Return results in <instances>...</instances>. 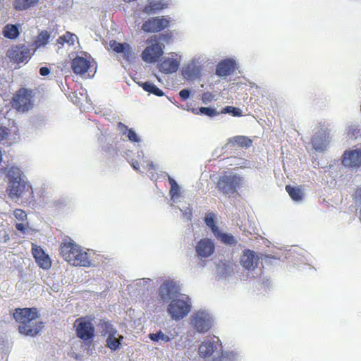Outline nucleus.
Instances as JSON below:
<instances>
[{"label":"nucleus","instance_id":"1","mask_svg":"<svg viewBox=\"0 0 361 361\" xmlns=\"http://www.w3.org/2000/svg\"><path fill=\"white\" fill-rule=\"evenodd\" d=\"M13 317L18 324L19 333L25 336H35L43 328V323L37 321L39 317L37 308H16Z\"/></svg>","mask_w":361,"mask_h":361},{"label":"nucleus","instance_id":"2","mask_svg":"<svg viewBox=\"0 0 361 361\" xmlns=\"http://www.w3.org/2000/svg\"><path fill=\"white\" fill-rule=\"evenodd\" d=\"M34 90L21 87L13 94L11 104L18 112L25 113L34 106Z\"/></svg>","mask_w":361,"mask_h":361},{"label":"nucleus","instance_id":"3","mask_svg":"<svg viewBox=\"0 0 361 361\" xmlns=\"http://www.w3.org/2000/svg\"><path fill=\"white\" fill-rule=\"evenodd\" d=\"M242 181L243 178L239 175L224 172L218 178L216 188L220 193L231 195L237 193Z\"/></svg>","mask_w":361,"mask_h":361},{"label":"nucleus","instance_id":"4","mask_svg":"<svg viewBox=\"0 0 361 361\" xmlns=\"http://www.w3.org/2000/svg\"><path fill=\"white\" fill-rule=\"evenodd\" d=\"M191 307L190 297L186 295H180L179 298H173L171 300L167 311L173 319L178 321L188 314Z\"/></svg>","mask_w":361,"mask_h":361},{"label":"nucleus","instance_id":"5","mask_svg":"<svg viewBox=\"0 0 361 361\" xmlns=\"http://www.w3.org/2000/svg\"><path fill=\"white\" fill-rule=\"evenodd\" d=\"M92 320L89 317H81L76 319L73 323L77 337L85 343L91 342L95 335V329Z\"/></svg>","mask_w":361,"mask_h":361},{"label":"nucleus","instance_id":"6","mask_svg":"<svg viewBox=\"0 0 361 361\" xmlns=\"http://www.w3.org/2000/svg\"><path fill=\"white\" fill-rule=\"evenodd\" d=\"M11 172L15 173L13 170H11L8 172L9 183L7 191L11 198H18L25 191L30 190L31 186L21 179L18 171L15 175H11Z\"/></svg>","mask_w":361,"mask_h":361},{"label":"nucleus","instance_id":"7","mask_svg":"<svg viewBox=\"0 0 361 361\" xmlns=\"http://www.w3.org/2000/svg\"><path fill=\"white\" fill-rule=\"evenodd\" d=\"M34 52L35 49L32 50L28 46L20 44L12 46L7 51L6 56L11 61L16 63H27Z\"/></svg>","mask_w":361,"mask_h":361},{"label":"nucleus","instance_id":"8","mask_svg":"<svg viewBox=\"0 0 361 361\" xmlns=\"http://www.w3.org/2000/svg\"><path fill=\"white\" fill-rule=\"evenodd\" d=\"M180 295V288L179 284L173 280H165L158 289V295L159 300L168 302L174 297Z\"/></svg>","mask_w":361,"mask_h":361},{"label":"nucleus","instance_id":"9","mask_svg":"<svg viewBox=\"0 0 361 361\" xmlns=\"http://www.w3.org/2000/svg\"><path fill=\"white\" fill-rule=\"evenodd\" d=\"M170 19L166 16L151 17L144 21L141 29L147 33L159 32L169 27Z\"/></svg>","mask_w":361,"mask_h":361},{"label":"nucleus","instance_id":"10","mask_svg":"<svg viewBox=\"0 0 361 361\" xmlns=\"http://www.w3.org/2000/svg\"><path fill=\"white\" fill-rule=\"evenodd\" d=\"M31 252L37 266L43 270H49L52 265V260L43 248L35 243H32Z\"/></svg>","mask_w":361,"mask_h":361},{"label":"nucleus","instance_id":"11","mask_svg":"<svg viewBox=\"0 0 361 361\" xmlns=\"http://www.w3.org/2000/svg\"><path fill=\"white\" fill-rule=\"evenodd\" d=\"M80 247L72 240H64L60 244L59 253L63 259L71 264Z\"/></svg>","mask_w":361,"mask_h":361},{"label":"nucleus","instance_id":"12","mask_svg":"<svg viewBox=\"0 0 361 361\" xmlns=\"http://www.w3.org/2000/svg\"><path fill=\"white\" fill-rule=\"evenodd\" d=\"M164 54V46L159 43H154L147 46L142 52L141 56L147 63H155Z\"/></svg>","mask_w":361,"mask_h":361},{"label":"nucleus","instance_id":"13","mask_svg":"<svg viewBox=\"0 0 361 361\" xmlns=\"http://www.w3.org/2000/svg\"><path fill=\"white\" fill-rule=\"evenodd\" d=\"M342 164L348 168L361 167V149L345 151L343 154Z\"/></svg>","mask_w":361,"mask_h":361},{"label":"nucleus","instance_id":"14","mask_svg":"<svg viewBox=\"0 0 361 361\" xmlns=\"http://www.w3.org/2000/svg\"><path fill=\"white\" fill-rule=\"evenodd\" d=\"M111 49L117 54H123V58L126 61H130L133 57V51L130 45L126 42L120 43L116 40L109 42Z\"/></svg>","mask_w":361,"mask_h":361},{"label":"nucleus","instance_id":"15","mask_svg":"<svg viewBox=\"0 0 361 361\" xmlns=\"http://www.w3.org/2000/svg\"><path fill=\"white\" fill-rule=\"evenodd\" d=\"M259 258L256 253L250 250H245L240 257L241 265L247 270H254L257 267Z\"/></svg>","mask_w":361,"mask_h":361},{"label":"nucleus","instance_id":"16","mask_svg":"<svg viewBox=\"0 0 361 361\" xmlns=\"http://www.w3.org/2000/svg\"><path fill=\"white\" fill-rule=\"evenodd\" d=\"M71 68L74 73L82 75L91 69V61L82 56H76L71 61Z\"/></svg>","mask_w":361,"mask_h":361},{"label":"nucleus","instance_id":"17","mask_svg":"<svg viewBox=\"0 0 361 361\" xmlns=\"http://www.w3.org/2000/svg\"><path fill=\"white\" fill-rule=\"evenodd\" d=\"M195 250L201 258L209 257L214 252V244L210 239L203 238L197 243Z\"/></svg>","mask_w":361,"mask_h":361},{"label":"nucleus","instance_id":"18","mask_svg":"<svg viewBox=\"0 0 361 361\" xmlns=\"http://www.w3.org/2000/svg\"><path fill=\"white\" fill-rule=\"evenodd\" d=\"M179 61L172 57H167L164 59L158 64V68L160 72L169 74L176 72L179 67Z\"/></svg>","mask_w":361,"mask_h":361},{"label":"nucleus","instance_id":"19","mask_svg":"<svg viewBox=\"0 0 361 361\" xmlns=\"http://www.w3.org/2000/svg\"><path fill=\"white\" fill-rule=\"evenodd\" d=\"M235 68V63L232 59H225L220 61L216 69V74L220 77H225L232 74Z\"/></svg>","mask_w":361,"mask_h":361},{"label":"nucleus","instance_id":"20","mask_svg":"<svg viewBox=\"0 0 361 361\" xmlns=\"http://www.w3.org/2000/svg\"><path fill=\"white\" fill-rule=\"evenodd\" d=\"M71 265L75 267H90L92 265V262L90 258L89 254L85 251L82 247L78 250L73 259Z\"/></svg>","mask_w":361,"mask_h":361},{"label":"nucleus","instance_id":"21","mask_svg":"<svg viewBox=\"0 0 361 361\" xmlns=\"http://www.w3.org/2000/svg\"><path fill=\"white\" fill-rule=\"evenodd\" d=\"M328 133L325 130H322L316 133L312 139V145L316 151H324L327 146Z\"/></svg>","mask_w":361,"mask_h":361},{"label":"nucleus","instance_id":"22","mask_svg":"<svg viewBox=\"0 0 361 361\" xmlns=\"http://www.w3.org/2000/svg\"><path fill=\"white\" fill-rule=\"evenodd\" d=\"M192 324L194 328L200 333L207 332L211 328L209 319L200 314H196L193 317Z\"/></svg>","mask_w":361,"mask_h":361},{"label":"nucleus","instance_id":"23","mask_svg":"<svg viewBox=\"0 0 361 361\" xmlns=\"http://www.w3.org/2000/svg\"><path fill=\"white\" fill-rule=\"evenodd\" d=\"M168 4L162 1L152 0L145 5L142 11L148 15L156 13L164 8H166Z\"/></svg>","mask_w":361,"mask_h":361},{"label":"nucleus","instance_id":"24","mask_svg":"<svg viewBox=\"0 0 361 361\" xmlns=\"http://www.w3.org/2000/svg\"><path fill=\"white\" fill-rule=\"evenodd\" d=\"M216 347L213 341H205L199 346V355L201 357L206 358L212 355Z\"/></svg>","mask_w":361,"mask_h":361},{"label":"nucleus","instance_id":"25","mask_svg":"<svg viewBox=\"0 0 361 361\" xmlns=\"http://www.w3.org/2000/svg\"><path fill=\"white\" fill-rule=\"evenodd\" d=\"M39 0H13V6L16 11H25L34 7Z\"/></svg>","mask_w":361,"mask_h":361},{"label":"nucleus","instance_id":"26","mask_svg":"<svg viewBox=\"0 0 361 361\" xmlns=\"http://www.w3.org/2000/svg\"><path fill=\"white\" fill-rule=\"evenodd\" d=\"M183 75L185 78L193 80L200 76V68L195 65H188L183 70Z\"/></svg>","mask_w":361,"mask_h":361},{"label":"nucleus","instance_id":"27","mask_svg":"<svg viewBox=\"0 0 361 361\" xmlns=\"http://www.w3.org/2000/svg\"><path fill=\"white\" fill-rule=\"evenodd\" d=\"M3 35L8 39H15L19 35L20 32L16 25L7 24L3 28Z\"/></svg>","mask_w":361,"mask_h":361},{"label":"nucleus","instance_id":"28","mask_svg":"<svg viewBox=\"0 0 361 361\" xmlns=\"http://www.w3.org/2000/svg\"><path fill=\"white\" fill-rule=\"evenodd\" d=\"M123 339V336H119L118 338H116V334L109 335L106 338V345L111 350L115 351L120 348Z\"/></svg>","mask_w":361,"mask_h":361},{"label":"nucleus","instance_id":"29","mask_svg":"<svg viewBox=\"0 0 361 361\" xmlns=\"http://www.w3.org/2000/svg\"><path fill=\"white\" fill-rule=\"evenodd\" d=\"M286 190L293 200L299 202L302 200L303 192L299 188L287 185L286 186Z\"/></svg>","mask_w":361,"mask_h":361},{"label":"nucleus","instance_id":"30","mask_svg":"<svg viewBox=\"0 0 361 361\" xmlns=\"http://www.w3.org/2000/svg\"><path fill=\"white\" fill-rule=\"evenodd\" d=\"M143 90L149 93L153 94L158 97H161L164 95V92L157 87L154 83L147 81L141 85Z\"/></svg>","mask_w":361,"mask_h":361},{"label":"nucleus","instance_id":"31","mask_svg":"<svg viewBox=\"0 0 361 361\" xmlns=\"http://www.w3.org/2000/svg\"><path fill=\"white\" fill-rule=\"evenodd\" d=\"M149 338L154 342H159V341L164 343H168L173 338V337H171L169 335L165 334L161 330L158 331L156 333H151L148 336Z\"/></svg>","mask_w":361,"mask_h":361},{"label":"nucleus","instance_id":"32","mask_svg":"<svg viewBox=\"0 0 361 361\" xmlns=\"http://www.w3.org/2000/svg\"><path fill=\"white\" fill-rule=\"evenodd\" d=\"M50 34L47 30L41 31L35 41L36 48L46 45L49 42Z\"/></svg>","mask_w":361,"mask_h":361},{"label":"nucleus","instance_id":"33","mask_svg":"<svg viewBox=\"0 0 361 361\" xmlns=\"http://www.w3.org/2000/svg\"><path fill=\"white\" fill-rule=\"evenodd\" d=\"M76 37L75 35L71 33V32L67 31L64 35L60 36L57 39V43L61 45H64V44H68V45L73 46L75 43V38Z\"/></svg>","mask_w":361,"mask_h":361},{"label":"nucleus","instance_id":"34","mask_svg":"<svg viewBox=\"0 0 361 361\" xmlns=\"http://www.w3.org/2000/svg\"><path fill=\"white\" fill-rule=\"evenodd\" d=\"M169 183L171 185V188L169 190V195L172 200L177 198L180 196V188L176 183V181L171 178V176H169Z\"/></svg>","mask_w":361,"mask_h":361},{"label":"nucleus","instance_id":"35","mask_svg":"<svg viewBox=\"0 0 361 361\" xmlns=\"http://www.w3.org/2000/svg\"><path fill=\"white\" fill-rule=\"evenodd\" d=\"M192 111L195 114H204L209 117H214L219 114L214 109L210 107H200L199 109H192Z\"/></svg>","mask_w":361,"mask_h":361},{"label":"nucleus","instance_id":"36","mask_svg":"<svg viewBox=\"0 0 361 361\" xmlns=\"http://www.w3.org/2000/svg\"><path fill=\"white\" fill-rule=\"evenodd\" d=\"M204 221L206 225L209 227L214 233V235H218L219 234V228L215 224L214 221V214H208L205 219Z\"/></svg>","mask_w":361,"mask_h":361},{"label":"nucleus","instance_id":"37","mask_svg":"<svg viewBox=\"0 0 361 361\" xmlns=\"http://www.w3.org/2000/svg\"><path fill=\"white\" fill-rule=\"evenodd\" d=\"M102 334L108 336L111 334H116L117 330L114 328L113 325L109 322L103 321L99 324Z\"/></svg>","mask_w":361,"mask_h":361},{"label":"nucleus","instance_id":"38","mask_svg":"<svg viewBox=\"0 0 361 361\" xmlns=\"http://www.w3.org/2000/svg\"><path fill=\"white\" fill-rule=\"evenodd\" d=\"M214 235L216 237V238L220 240L224 244H226V245H233V244L236 243L235 239L231 234L222 233L220 232V231H219V234L218 235Z\"/></svg>","mask_w":361,"mask_h":361},{"label":"nucleus","instance_id":"39","mask_svg":"<svg viewBox=\"0 0 361 361\" xmlns=\"http://www.w3.org/2000/svg\"><path fill=\"white\" fill-rule=\"evenodd\" d=\"M221 114H230L233 116H241L242 111L238 107L226 106L221 109Z\"/></svg>","mask_w":361,"mask_h":361},{"label":"nucleus","instance_id":"40","mask_svg":"<svg viewBox=\"0 0 361 361\" xmlns=\"http://www.w3.org/2000/svg\"><path fill=\"white\" fill-rule=\"evenodd\" d=\"M13 215L20 221L24 222L27 221V214L21 209H16L13 211Z\"/></svg>","mask_w":361,"mask_h":361},{"label":"nucleus","instance_id":"41","mask_svg":"<svg viewBox=\"0 0 361 361\" xmlns=\"http://www.w3.org/2000/svg\"><path fill=\"white\" fill-rule=\"evenodd\" d=\"M15 227L21 233L25 234L28 231V228H29L28 222H27V221H26L25 223H23V222H22V223H17L15 225Z\"/></svg>","mask_w":361,"mask_h":361},{"label":"nucleus","instance_id":"42","mask_svg":"<svg viewBox=\"0 0 361 361\" xmlns=\"http://www.w3.org/2000/svg\"><path fill=\"white\" fill-rule=\"evenodd\" d=\"M126 135H127L128 140L132 142H139L140 140V137L133 129L128 130Z\"/></svg>","mask_w":361,"mask_h":361},{"label":"nucleus","instance_id":"43","mask_svg":"<svg viewBox=\"0 0 361 361\" xmlns=\"http://www.w3.org/2000/svg\"><path fill=\"white\" fill-rule=\"evenodd\" d=\"M10 133V130L4 126H0V142L7 138Z\"/></svg>","mask_w":361,"mask_h":361},{"label":"nucleus","instance_id":"44","mask_svg":"<svg viewBox=\"0 0 361 361\" xmlns=\"http://www.w3.org/2000/svg\"><path fill=\"white\" fill-rule=\"evenodd\" d=\"M9 240V236L6 233V231L4 229L0 228V243L1 242H7Z\"/></svg>","mask_w":361,"mask_h":361},{"label":"nucleus","instance_id":"45","mask_svg":"<svg viewBox=\"0 0 361 361\" xmlns=\"http://www.w3.org/2000/svg\"><path fill=\"white\" fill-rule=\"evenodd\" d=\"M118 129L120 130V132L123 134V135H126L128 132V130H129L130 129L128 128L127 126H126L124 123H121V122H119L118 123Z\"/></svg>","mask_w":361,"mask_h":361},{"label":"nucleus","instance_id":"46","mask_svg":"<svg viewBox=\"0 0 361 361\" xmlns=\"http://www.w3.org/2000/svg\"><path fill=\"white\" fill-rule=\"evenodd\" d=\"M190 91L186 89H183V90H180L179 92V95H180V98L183 100H186L187 99H188L190 97Z\"/></svg>","mask_w":361,"mask_h":361},{"label":"nucleus","instance_id":"47","mask_svg":"<svg viewBox=\"0 0 361 361\" xmlns=\"http://www.w3.org/2000/svg\"><path fill=\"white\" fill-rule=\"evenodd\" d=\"M50 73V70L47 67H42L39 69V73L42 76H46L49 75Z\"/></svg>","mask_w":361,"mask_h":361},{"label":"nucleus","instance_id":"48","mask_svg":"<svg viewBox=\"0 0 361 361\" xmlns=\"http://www.w3.org/2000/svg\"><path fill=\"white\" fill-rule=\"evenodd\" d=\"M355 198L361 202V188L356 190Z\"/></svg>","mask_w":361,"mask_h":361},{"label":"nucleus","instance_id":"49","mask_svg":"<svg viewBox=\"0 0 361 361\" xmlns=\"http://www.w3.org/2000/svg\"><path fill=\"white\" fill-rule=\"evenodd\" d=\"M138 163L137 162H133L132 164V166L135 169V170H139V167H138Z\"/></svg>","mask_w":361,"mask_h":361},{"label":"nucleus","instance_id":"50","mask_svg":"<svg viewBox=\"0 0 361 361\" xmlns=\"http://www.w3.org/2000/svg\"><path fill=\"white\" fill-rule=\"evenodd\" d=\"M89 77H92L93 76V74L92 75H90V73L88 74Z\"/></svg>","mask_w":361,"mask_h":361}]
</instances>
